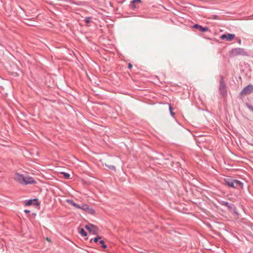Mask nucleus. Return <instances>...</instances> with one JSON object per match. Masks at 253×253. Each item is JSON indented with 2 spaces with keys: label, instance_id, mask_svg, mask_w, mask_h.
<instances>
[{
  "label": "nucleus",
  "instance_id": "f257e3e1",
  "mask_svg": "<svg viewBox=\"0 0 253 253\" xmlns=\"http://www.w3.org/2000/svg\"><path fill=\"white\" fill-rule=\"evenodd\" d=\"M14 179L17 182L24 185H27L36 183V181L32 177H25L23 174H21L18 173H16L15 174Z\"/></svg>",
  "mask_w": 253,
  "mask_h": 253
},
{
  "label": "nucleus",
  "instance_id": "f03ea898",
  "mask_svg": "<svg viewBox=\"0 0 253 253\" xmlns=\"http://www.w3.org/2000/svg\"><path fill=\"white\" fill-rule=\"evenodd\" d=\"M224 180L229 187L236 189L243 188V183L239 180L230 178H226Z\"/></svg>",
  "mask_w": 253,
  "mask_h": 253
},
{
  "label": "nucleus",
  "instance_id": "7ed1b4c3",
  "mask_svg": "<svg viewBox=\"0 0 253 253\" xmlns=\"http://www.w3.org/2000/svg\"><path fill=\"white\" fill-rule=\"evenodd\" d=\"M229 55L231 57H235L238 55L248 56L249 54L245 49L240 47H237L232 49L229 51Z\"/></svg>",
  "mask_w": 253,
  "mask_h": 253
},
{
  "label": "nucleus",
  "instance_id": "20e7f679",
  "mask_svg": "<svg viewBox=\"0 0 253 253\" xmlns=\"http://www.w3.org/2000/svg\"><path fill=\"white\" fill-rule=\"evenodd\" d=\"M85 228L90 233L93 235H96L98 233V228L96 226L93 224H89L88 225H86L85 226Z\"/></svg>",
  "mask_w": 253,
  "mask_h": 253
},
{
  "label": "nucleus",
  "instance_id": "39448f33",
  "mask_svg": "<svg viewBox=\"0 0 253 253\" xmlns=\"http://www.w3.org/2000/svg\"><path fill=\"white\" fill-rule=\"evenodd\" d=\"M219 91H220L221 94L223 96H225L226 95V94H227L226 87L225 84L224 82L223 79L222 77L221 78V79L220 81Z\"/></svg>",
  "mask_w": 253,
  "mask_h": 253
},
{
  "label": "nucleus",
  "instance_id": "423d86ee",
  "mask_svg": "<svg viewBox=\"0 0 253 253\" xmlns=\"http://www.w3.org/2000/svg\"><path fill=\"white\" fill-rule=\"evenodd\" d=\"M253 92V85L249 84L246 86L241 92V94L247 95Z\"/></svg>",
  "mask_w": 253,
  "mask_h": 253
},
{
  "label": "nucleus",
  "instance_id": "0eeeda50",
  "mask_svg": "<svg viewBox=\"0 0 253 253\" xmlns=\"http://www.w3.org/2000/svg\"><path fill=\"white\" fill-rule=\"evenodd\" d=\"M235 36L233 34H223L220 36V39L222 40H225L227 41H232L235 38Z\"/></svg>",
  "mask_w": 253,
  "mask_h": 253
},
{
  "label": "nucleus",
  "instance_id": "6e6552de",
  "mask_svg": "<svg viewBox=\"0 0 253 253\" xmlns=\"http://www.w3.org/2000/svg\"><path fill=\"white\" fill-rule=\"evenodd\" d=\"M220 204L222 206H224L226 207L229 210L233 209L235 211V212L236 213V209L235 208L233 204H230L229 203L225 201H221Z\"/></svg>",
  "mask_w": 253,
  "mask_h": 253
},
{
  "label": "nucleus",
  "instance_id": "1a4fd4ad",
  "mask_svg": "<svg viewBox=\"0 0 253 253\" xmlns=\"http://www.w3.org/2000/svg\"><path fill=\"white\" fill-rule=\"evenodd\" d=\"M193 28L195 29H198L199 30H200L202 32H205L208 31L209 29L207 27H202L200 25H199L198 24H195L193 25Z\"/></svg>",
  "mask_w": 253,
  "mask_h": 253
},
{
  "label": "nucleus",
  "instance_id": "9d476101",
  "mask_svg": "<svg viewBox=\"0 0 253 253\" xmlns=\"http://www.w3.org/2000/svg\"><path fill=\"white\" fill-rule=\"evenodd\" d=\"M66 202L70 205H71L72 206H73V207H74L75 208L77 209V208H80L79 207V205L76 204L75 202H74L73 201V200H70V199H67L66 200Z\"/></svg>",
  "mask_w": 253,
  "mask_h": 253
},
{
  "label": "nucleus",
  "instance_id": "9b49d317",
  "mask_svg": "<svg viewBox=\"0 0 253 253\" xmlns=\"http://www.w3.org/2000/svg\"><path fill=\"white\" fill-rule=\"evenodd\" d=\"M79 208H77L78 209H81L83 211H87L89 209V206L86 205V204H83L82 206H80L79 205Z\"/></svg>",
  "mask_w": 253,
  "mask_h": 253
},
{
  "label": "nucleus",
  "instance_id": "f8f14e48",
  "mask_svg": "<svg viewBox=\"0 0 253 253\" xmlns=\"http://www.w3.org/2000/svg\"><path fill=\"white\" fill-rule=\"evenodd\" d=\"M79 232L83 236H86L87 235V233L83 228L80 229V230L79 231Z\"/></svg>",
  "mask_w": 253,
  "mask_h": 253
},
{
  "label": "nucleus",
  "instance_id": "ddd939ff",
  "mask_svg": "<svg viewBox=\"0 0 253 253\" xmlns=\"http://www.w3.org/2000/svg\"><path fill=\"white\" fill-rule=\"evenodd\" d=\"M99 242L100 243V244L101 245V247L104 249L106 248H107V246L106 245V244H105V242L103 240H100L99 241Z\"/></svg>",
  "mask_w": 253,
  "mask_h": 253
},
{
  "label": "nucleus",
  "instance_id": "4468645a",
  "mask_svg": "<svg viewBox=\"0 0 253 253\" xmlns=\"http://www.w3.org/2000/svg\"><path fill=\"white\" fill-rule=\"evenodd\" d=\"M101 237L98 236L97 237L94 238V239H90V241L91 242L93 240L95 243H97L101 239Z\"/></svg>",
  "mask_w": 253,
  "mask_h": 253
},
{
  "label": "nucleus",
  "instance_id": "2eb2a0df",
  "mask_svg": "<svg viewBox=\"0 0 253 253\" xmlns=\"http://www.w3.org/2000/svg\"><path fill=\"white\" fill-rule=\"evenodd\" d=\"M61 173L62 174L64 175V177L66 179H69L70 177V175L68 173L62 172Z\"/></svg>",
  "mask_w": 253,
  "mask_h": 253
},
{
  "label": "nucleus",
  "instance_id": "dca6fc26",
  "mask_svg": "<svg viewBox=\"0 0 253 253\" xmlns=\"http://www.w3.org/2000/svg\"><path fill=\"white\" fill-rule=\"evenodd\" d=\"M105 166L106 167H107L109 169H112L113 170H116V168L114 166L107 165V164H105Z\"/></svg>",
  "mask_w": 253,
  "mask_h": 253
},
{
  "label": "nucleus",
  "instance_id": "f3484780",
  "mask_svg": "<svg viewBox=\"0 0 253 253\" xmlns=\"http://www.w3.org/2000/svg\"><path fill=\"white\" fill-rule=\"evenodd\" d=\"M135 2H139V3H141V0H132L131 2V3L133 4ZM132 6L135 7V6L134 5H132Z\"/></svg>",
  "mask_w": 253,
  "mask_h": 253
},
{
  "label": "nucleus",
  "instance_id": "a211bd4d",
  "mask_svg": "<svg viewBox=\"0 0 253 253\" xmlns=\"http://www.w3.org/2000/svg\"><path fill=\"white\" fill-rule=\"evenodd\" d=\"M169 112H170V115L172 116H174V113L172 112V107L171 106V105H169Z\"/></svg>",
  "mask_w": 253,
  "mask_h": 253
},
{
  "label": "nucleus",
  "instance_id": "6ab92c4d",
  "mask_svg": "<svg viewBox=\"0 0 253 253\" xmlns=\"http://www.w3.org/2000/svg\"><path fill=\"white\" fill-rule=\"evenodd\" d=\"M91 19V17H86L84 19V21L86 23H88L90 21V19Z\"/></svg>",
  "mask_w": 253,
  "mask_h": 253
},
{
  "label": "nucleus",
  "instance_id": "aec40b11",
  "mask_svg": "<svg viewBox=\"0 0 253 253\" xmlns=\"http://www.w3.org/2000/svg\"><path fill=\"white\" fill-rule=\"evenodd\" d=\"M34 200H29L26 203V206H30L32 204V203H33V201H34Z\"/></svg>",
  "mask_w": 253,
  "mask_h": 253
},
{
  "label": "nucleus",
  "instance_id": "412c9836",
  "mask_svg": "<svg viewBox=\"0 0 253 253\" xmlns=\"http://www.w3.org/2000/svg\"><path fill=\"white\" fill-rule=\"evenodd\" d=\"M82 163H83V164L84 165V166L85 167H89L88 164L86 163V162H82Z\"/></svg>",
  "mask_w": 253,
  "mask_h": 253
},
{
  "label": "nucleus",
  "instance_id": "4be33fe9",
  "mask_svg": "<svg viewBox=\"0 0 253 253\" xmlns=\"http://www.w3.org/2000/svg\"><path fill=\"white\" fill-rule=\"evenodd\" d=\"M24 212L28 213H29L30 212V211L29 210H25L24 211Z\"/></svg>",
  "mask_w": 253,
  "mask_h": 253
},
{
  "label": "nucleus",
  "instance_id": "5701e85b",
  "mask_svg": "<svg viewBox=\"0 0 253 253\" xmlns=\"http://www.w3.org/2000/svg\"><path fill=\"white\" fill-rule=\"evenodd\" d=\"M238 43H239V44H240L241 43V40L240 39H239V40H238Z\"/></svg>",
  "mask_w": 253,
  "mask_h": 253
},
{
  "label": "nucleus",
  "instance_id": "b1692460",
  "mask_svg": "<svg viewBox=\"0 0 253 253\" xmlns=\"http://www.w3.org/2000/svg\"><path fill=\"white\" fill-rule=\"evenodd\" d=\"M131 67H132L131 64H128V68H131Z\"/></svg>",
  "mask_w": 253,
  "mask_h": 253
},
{
  "label": "nucleus",
  "instance_id": "393cba45",
  "mask_svg": "<svg viewBox=\"0 0 253 253\" xmlns=\"http://www.w3.org/2000/svg\"><path fill=\"white\" fill-rule=\"evenodd\" d=\"M74 159L75 160H76L77 161H79V160L78 159H77L76 158L74 157Z\"/></svg>",
  "mask_w": 253,
  "mask_h": 253
},
{
  "label": "nucleus",
  "instance_id": "a878e982",
  "mask_svg": "<svg viewBox=\"0 0 253 253\" xmlns=\"http://www.w3.org/2000/svg\"><path fill=\"white\" fill-rule=\"evenodd\" d=\"M27 24H28V25H31V26H34V25L30 24H29V23H27Z\"/></svg>",
  "mask_w": 253,
  "mask_h": 253
},
{
  "label": "nucleus",
  "instance_id": "bb28decb",
  "mask_svg": "<svg viewBox=\"0 0 253 253\" xmlns=\"http://www.w3.org/2000/svg\"><path fill=\"white\" fill-rule=\"evenodd\" d=\"M47 240L48 241H50V239H48V238H47Z\"/></svg>",
  "mask_w": 253,
  "mask_h": 253
}]
</instances>
